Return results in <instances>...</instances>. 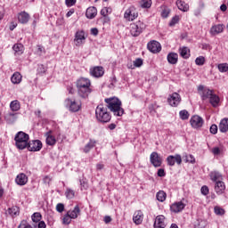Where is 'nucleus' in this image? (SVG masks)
I'll use <instances>...</instances> for the list:
<instances>
[{"label":"nucleus","mask_w":228,"mask_h":228,"mask_svg":"<svg viewBox=\"0 0 228 228\" xmlns=\"http://www.w3.org/2000/svg\"><path fill=\"white\" fill-rule=\"evenodd\" d=\"M45 136L46 137V145H49L50 147H53V145H56V137L53 135V131H48L45 133Z\"/></svg>","instance_id":"18"},{"label":"nucleus","mask_w":228,"mask_h":228,"mask_svg":"<svg viewBox=\"0 0 228 228\" xmlns=\"http://www.w3.org/2000/svg\"><path fill=\"white\" fill-rule=\"evenodd\" d=\"M215 191L217 195H222L225 191V183L224 182H216L215 185Z\"/></svg>","instance_id":"29"},{"label":"nucleus","mask_w":228,"mask_h":228,"mask_svg":"<svg viewBox=\"0 0 228 228\" xmlns=\"http://www.w3.org/2000/svg\"><path fill=\"white\" fill-rule=\"evenodd\" d=\"M65 195L68 199H74V197L76 196V192L71 189H67Z\"/></svg>","instance_id":"48"},{"label":"nucleus","mask_w":228,"mask_h":228,"mask_svg":"<svg viewBox=\"0 0 228 228\" xmlns=\"http://www.w3.org/2000/svg\"><path fill=\"white\" fill-rule=\"evenodd\" d=\"M208 100L213 108H218V104H220V97L218 95H216L215 93H212Z\"/></svg>","instance_id":"27"},{"label":"nucleus","mask_w":228,"mask_h":228,"mask_svg":"<svg viewBox=\"0 0 228 228\" xmlns=\"http://www.w3.org/2000/svg\"><path fill=\"white\" fill-rule=\"evenodd\" d=\"M181 101H182L181 94L178 93H173L169 94L167 98V102L169 106H172V108H177V106L181 104Z\"/></svg>","instance_id":"7"},{"label":"nucleus","mask_w":228,"mask_h":228,"mask_svg":"<svg viewBox=\"0 0 228 228\" xmlns=\"http://www.w3.org/2000/svg\"><path fill=\"white\" fill-rule=\"evenodd\" d=\"M210 179L214 181V183L222 182L223 176L222 174L218 171H212L210 173Z\"/></svg>","instance_id":"32"},{"label":"nucleus","mask_w":228,"mask_h":228,"mask_svg":"<svg viewBox=\"0 0 228 228\" xmlns=\"http://www.w3.org/2000/svg\"><path fill=\"white\" fill-rule=\"evenodd\" d=\"M168 15H170V10L167 7H165L162 10L161 17H163V19H167Z\"/></svg>","instance_id":"52"},{"label":"nucleus","mask_w":228,"mask_h":228,"mask_svg":"<svg viewBox=\"0 0 228 228\" xmlns=\"http://www.w3.org/2000/svg\"><path fill=\"white\" fill-rule=\"evenodd\" d=\"M95 117L97 120L102 124H107V122L111 120V115H110V112H108V108L104 107L102 104L96 107Z\"/></svg>","instance_id":"4"},{"label":"nucleus","mask_w":228,"mask_h":228,"mask_svg":"<svg viewBox=\"0 0 228 228\" xmlns=\"http://www.w3.org/2000/svg\"><path fill=\"white\" fill-rule=\"evenodd\" d=\"M10 108L12 111H19L20 110V102L18 100L11 102Z\"/></svg>","instance_id":"37"},{"label":"nucleus","mask_w":228,"mask_h":228,"mask_svg":"<svg viewBox=\"0 0 228 228\" xmlns=\"http://www.w3.org/2000/svg\"><path fill=\"white\" fill-rule=\"evenodd\" d=\"M37 227H38V228H46L47 225L45 224V222H44V221H39V222H38V224H37Z\"/></svg>","instance_id":"64"},{"label":"nucleus","mask_w":228,"mask_h":228,"mask_svg":"<svg viewBox=\"0 0 228 228\" xmlns=\"http://www.w3.org/2000/svg\"><path fill=\"white\" fill-rule=\"evenodd\" d=\"M8 213L9 215H11V216H19L20 211L19 209V207L14 206L8 209Z\"/></svg>","instance_id":"38"},{"label":"nucleus","mask_w":228,"mask_h":228,"mask_svg":"<svg viewBox=\"0 0 228 228\" xmlns=\"http://www.w3.org/2000/svg\"><path fill=\"white\" fill-rule=\"evenodd\" d=\"M11 81L13 85H20L22 82V75L19 72H14L11 77Z\"/></svg>","instance_id":"31"},{"label":"nucleus","mask_w":228,"mask_h":228,"mask_svg":"<svg viewBox=\"0 0 228 228\" xmlns=\"http://www.w3.org/2000/svg\"><path fill=\"white\" fill-rule=\"evenodd\" d=\"M15 183L19 184V186H24L28 183V176L24 173H20L16 176Z\"/></svg>","instance_id":"20"},{"label":"nucleus","mask_w":228,"mask_h":228,"mask_svg":"<svg viewBox=\"0 0 228 228\" xmlns=\"http://www.w3.org/2000/svg\"><path fill=\"white\" fill-rule=\"evenodd\" d=\"M214 211L216 213V215H225V210L220 207H215Z\"/></svg>","instance_id":"51"},{"label":"nucleus","mask_w":228,"mask_h":228,"mask_svg":"<svg viewBox=\"0 0 228 228\" xmlns=\"http://www.w3.org/2000/svg\"><path fill=\"white\" fill-rule=\"evenodd\" d=\"M90 74L94 77H102V76H104V69L102 67L96 66L90 69Z\"/></svg>","instance_id":"16"},{"label":"nucleus","mask_w":228,"mask_h":228,"mask_svg":"<svg viewBox=\"0 0 228 228\" xmlns=\"http://www.w3.org/2000/svg\"><path fill=\"white\" fill-rule=\"evenodd\" d=\"M185 161L186 163H195V157L193 155H186L185 156Z\"/></svg>","instance_id":"54"},{"label":"nucleus","mask_w":228,"mask_h":228,"mask_svg":"<svg viewBox=\"0 0 228 228\" xmlns=\"http://www.w3.org/2000/svg\"><path fill=\"white\" fill-rule=\"evenodd\" d=\"M204 3H200V6L193 11L195 17H200L202 10H204Z\"/></svg>","instance_id":"40"},{"label":"nucleus","mask_w":228,"mask_h":228,"mask_svg":"<svg viewBox=\"0 0 228 228\" xmlns=\"http://www.w3.org/2000/svg\"><path fill=\"white\" fill-rule=\"evenodd\" d=\"M180 55L182 58H184L185 60H188L190 58V49L186 46H183L179 49Z\"/></svg>","instance_id":"35"},{"label":"nucleus","mask_w":228,"mask_h":228,"mask_svg":"<svg viewBox=\"0 0 228 228\" xmlns=\"http://www.w3.org/2000/svg\"><path fill=\"white\" fill-rule=\"evenodd\" d=\"M185 208L186 204L183 203V201L175 202L170 206L172 213H181Z\"/></svg>","instance_id":"13"},{"label":"nucleus","mask_w":228,"mask_h":228,"mask_svg":"<svg viewBox=\"0 0 228 228\" xmlns=\"http://www.w3.org/2000/svg\"><path fill=\"white\" fill-rule=\"evenodd\" d=\"M179 116L182 120H188L190 118V113L186 110H181Z\"/></svg>","instance_id":"43"},{"label":"nucleus","mask_w":228,"mask_h":228,"mask_svg":"<svg viewBox=\"0 0 228 228\" xmlns=\"http://www.w3.org/2000/svg\"><path fill=\"white\" fill-rule=\"evenodd\" d=\"M85 40H86L85 31H77L75 34V42H77L76 45H83V44H85Z\"/></svg>","instance_id":"15"},{"label":"nucleus","mask_w":228,"mask_h":228,"mask_svg":"<svg viewBox=\"0 0 228 228\" xmlns=\"http://www.w3.org/2000/svg\"><path fill=\"white\" fill-rule=\"evenodd\" d=\"M195 63H196V65L202 67V65H204V63H206V58H204V56H200V57L196 58Z\"/></svg>","instance_id":"46"},{"label":"nucleus","mask_w":228,"mask_h":228,"mask_svg":"<svg viewBox=\"0 0 228 228\" xmlns=\"http://www.w3.org/2000/svg\"><path fill=\"white\" fill-rule=\"evenodd\" d=\"M138 17V12L134 11V8H128L124 14V18L126 20H134Z\"/></svg>","instance_id":"14"},{"label":"nucleus","mask_w":228,"mask_h":228,"mask_svg":"<svg viewBox=\"0 0 228 228\" xmlns=\"http://www.w3.org/2000/svg\"><path fill=\"white\" fill-rule=\"evenodd\" d=\"M45 184H51V181H53V177L46 175L43 179Z\"/></svg>","instance_id":"61"},{"label":"nucleus","mask_w":228,"mask_h":228,"mask_svg":"<svg viewBox=\"0 0 228 228\" xmlns=\"http://www.w3.org/2000/svg\"><path fill=\"white\" fill-rule=\"evenodd\" d=\"M43 53L45 54V48H44V46L38 45H37V54L39 56H42Z\"/></svg>","instance_id":"57"},{"label":"nucleus","mask_w":228,"mask_h":228,"mask_svg":"<svg viewBox=\"0 0 228 228\" xmlns=\"http://www.w3.org/2000/svg\"><path fill=\"white\" fill-rule=\"evenodd\" d=\"M68 102H69V111H72L73 113H76L79 110H81V104L76 102V101H72L70 99H68Z\"/></svg>","instance_id":"26"},{"label":"nucleus","mask_w":228,"mask_h":228,"mask_svg":"<svg viewBox=\"0 0 228 228\" xmlns=\"http://www.w3.org/2000/svg\"><path fill=\"white\" fill-rule=\"evenodd\" d=\"M201 193L202 195H208L209 193V188L206 185L201 187Z\"/></svg>","instance_id":"60"},{"label":"nucleus","mask_w":228,"mask_h":228,"mask_svg":"<svg viewBox=\"0 0 228 228\" xmlns=\"http://www.w3.org/2000/svg\"><path fill=\"white\" fill-rule=\"evenodd\" d=\"M67 213L73 220H76L81 215V208H79V205H76L73 210H69Z\"/></svg>","instance_id":"24"},{"label":"nucleus","mask_w":228,"mask_h":228,"mask_svg":"<svg viewBox=\"0 0 228 228\" xmlns=\"http://www.w3.org/2000/svg\"><path fill=\"white\" fill-rule=\"evenodd\" d=\"M17 115H18L17 113L9 112L5 114L4 120L6 121L7 124H15L18 118Z\"/></svg>","instance_id":"23"},{"label":"nucleus","mask_w":228,"mask_h":228,"mask_svg":"<svg viewBox=\"0 0 228 228\" xmlns=\"http://www.w3.org/2000/svg\"><path fill=\"white\" fill-rule=\"evenodd\" d=\"M148 50L153 54H156L161 51V44L158 41H151L147 45Z\"/></svg>","instance_id":"12"},{"label":"nucleus","mask_w":228,"mask_h":228,"mask_svg":"<svg viewBox=\"0 0 228 228\" xmlns=\"http://www.w3.org/2000/svg\"><path fill=\"white\" fill-rule=\"evenodd\" d=\"M157 175L159 177H165V175H167V173H165V169L160 168L158 170Z\"/></svg>","instance_id":"62"},{"label":"nucleus","mask_w":228,"mask_h":228,"mask_svg":"<svg viewBox=\"0 0 228 228\" xmlns=\"http://www.w3.org/2000/svg\"><path fill=\"white\" fill-rule=\"evenodd\" d=\"M176 6H177L178 10H180L181 12H189V10H190V5L188 4H186V2L182 1V0L176 1Z\"/></svg>","instance_id":"30"},{"label":"nucleus","mask_w":228,"mask_h":228,"mask_svg":"<svg viewBox=\"0 0 228 228\" xmlns=\"http://www.w3.org/2000/svg\"><path fill=\"white\" fill-rule=\"evenodd\" d=\"M217 69L219 72H222V73L228 72V63L227 62L220 63L217 65Z\"/></svg>","instance_id":"42"},{"label":"nucleus","mask_w":228,"mask_h":228,"mask_svg":"<svg viewBox=\"0 0 228 228\" xmlns=\"http://www.w3.org/2000/svg\"><path fill=\"white\" fill-rule=\"evenodd\" d=\"M111 8L110 7H103L102 10H101V15L102 17H108L110 15V13H111Z\"/></svg>","instance_id":"45"},{"label":"nucleus","mask_w":228,"mask_h":228,"mask_svg":"<svg viewBox=\"0 0 228 228\" xmlns=\"http://www.w3.org/2000/svg\"><path fill=\"white\" fill-rule=\"evenodd\" d=\"M92 82L88 78L80 77L77 80V88L79 97L86 99L92 94Z\"/></svg>","instance_id":"1"},{"label":"nucleus","mask_w":228,"mask_h":228,"mask_svg":"<svg viewBox=\"0 0 228 228\" xmlns=\"http://www.w3.org/2000/svg\"><path fill=\"white\" fill-rule=\"evenodd\" d=\"M97 143V142L95 140H89V142L84 147L83 151L86 154H88V152H90V151H92V149H94V147H95V144Z\"/></svg>","instance_id":"34"},{"label":"nucleus","mask_w":228,"mask_h":228,"mask_svg":"<svg viewBox=\"0 0 228 228\" xmlns=\"http://www.w3.org/2000/svg\"><path fill=\"white\" fill-rule=\"evenodd\" d=\"M166 161H167L168 167H174V165H175V163H177V165H181L183 163V158L179 154H176L175 156L169 155L167 158Z\"/></svg>","instance_id":"11"},{"label":"nucleus","mask_w":228,"mask_h":228,"mask_svg":"<svg viewBox=\"0 0 228 228\" xmlns=\"http://www.w3.org/2000/svg\"><path fill=\"white\" fill-rule=\"evenodd\" d=\"M219 131L221 133H227L228 131V118H223L219 123Z\"/></svg>","instance_id":"33"},{"label":"nucleus","mask_w":228,"mask_h":228,"mask_svg":"<svg viewBox=\"0 0 228 228\" xmlns=\"http://www.w3.org/2000/svg\"><path fill=\"white\" fill-rule=\"evenodd\" d=\"M105 102L107 108L115 115V117H122L124 115V109L122 108V102L117 97L106 98Z\"/></svg>","instance_id":"2"},{"label":"nucleus","mask_w":228,"mask_h":228,"mask_svg":"<svg viewBox=\"0 0 228 228\" xmlns=\"http://www.w3.org/2000/svg\"><path fill=\"white\" fill-rule=\"evenodd\" d=\"M156 199L159 202H165L167 200V192L164 191H159L156 194Z\"/></svg>","instance_id":"36"},{"label":"nucleus","mask_w":228,"mask_h":228,"mask_svg":"<svg viewBox=\"0 0 228 228\" xmlns=\"http://www.w3.org/2000/svg\"><path fill=\"white\" fill-rule=\"evenodd\" d=\"M167 61L170 65H175L179 61V55L175 53H169L167 54Z\"/></svg>","instance_id":"28"},{"label":"nucleus","mask_w":228,"mask_h":228,"mask_svg":"<svg viewBox=\"0 0 228 228\" xmlns=\"http://www.w3.org/2000/svg\"><path fill=\"white\" fill-rule=\"evenodd\" d=\"M29 13H28L26 11L20 12L18 14V20L20 24H28L29 22Z\"/></svg>","instance_id":"19"},{"label":"nucleus","mask_w":228,"mask_h":228,"mask_svg":"<svg viewBox=\"0 0 228 228\" xmlns=\"http://www.w3.org/2000/svg\"><path fill=\"white\" fill-rule=\"evenodd\" d=\"M56 211H58V213H63V211H65V205H63V203H58L56 205Z\"/></svg>","instance_id":"53"},{"label":"nucleus","mask_w":228,"mask_h":228,"mask_svg":"<svg viewBox=\"0 0 228 228\" xmlns=\"http://www.w3.org/2000/svg\"><path fill=\"white\" fill-rule=\"evenodd\" d=\"M91 35H94V37H97V35H99V29H97V28H91Z\"/></svg>","instance_id":"63"},{"label":"nucleus","mask_w":228,"mask_h":228,"mask_svg":"<svg viewBox=\"0 0 228 228\" xmlns=\"http://www.w3.org/2000/svg\"><path fill=\"white\" fill-rule=\"evenodd\" d=\"M198 92L202 101H208V99H210L211 95L215 93L209 88H205L204 86H199Z\"/></svg>","instance_id":"9"},{"label":"nucleus","mask_w":228,"mask_h":228,"mask_svg":"<svg viewBox=\"0 0 228 228\" xmlns=\"http://www.w3.org/2000/svg\"><path fill=\"white\" fill-rule=\"evenodd\" d=\"M211 134H216L218 133V126L216 125H212L210 126Z\"/></svg>","instance_id":"58"},{"label":"nucleus","mask_w":228,"mask_h":228,"mask_svg":"<svg viewBox=\"0 0 228 228\" xmlns=\"http://www.w3.org/2000/svg\"><path fill=\"white\" fill-rule=\"evenodd\" d=\"M72 220L74 219L67 212L62 218V224L63 225H69Z\"/></svg>","instance_id":"39"},{"label":"nucleus","mask_w":228,"mask_h":228,"mask_svg":"<svg viewBox=\"0 0 228 228\" xmlns=\"http://www.w3.org/2000/svg\"><path fill=\"white\" fill-rule=\"evenodd\" d=\"M13 51H15L16 53H22V49H24V45H22V44H15L12 46Z\"/></svg>","instance_id":"47"},{"label":"nucleus","mask_w":228,"mask_h":228,"mask_svg":"<svg viewBox=\"0 0 228 228\" xmlns=\"http://www.w3.org/2000/svg\"><path fill=\"white\" fill-rule=\"evenodd\" d=\"M133 222L135 225H141L143 222V212L142 210H137L134 213Z\"/></svg>","instance_id":"17"},{"label":"nucleus","mask_w":228,"mask_h":228,"mask_svg":"<svg viewBox=\"0 0 228 228\" xmlns=\"http://www.w3.org/2000/svg\"><path fill=\"white\" fill-rule=\"evenodd\" d=\"M80 190H88V182L86 180H80Z\"/></svg>","instance_id":"50"},{"label":"nucleus","mask_w":228,"mask_h":228,"mask_svg":"<svg viewBox=\"0 0 228 228\" xmlns=\"http://www.w3.org/2000/svg\"><path fill=\"white\" fill-rule=\"evenodd\" d=\"M76 3H77V0H65V4L69 8H70V6H74V4H76Z\"/></svg>","instance_id":"59"},{"label":"nucleus","mask_w":228,"mask_h":228,"mask_svg":"<svg viewBox=\"0 0 228 228\" xmlns=\"http://www.w3.org/2000/svg\"><path fill=\"white\" fill-rule=\"evenodd\" d=\"M141 8H151L152 6V0H141Z\"/></svg>","instance_id":"41"},{"label":"nucleus","mask_w":228,"mask_h":228,"mask_svg":"<svg viewBox=\"0 0 228 228\" xmlns=\"http://www.w3.org/2000/svg\"><path fill=\"white\" fill-rule=\"evenodd\" d=\"M142 65H143V60L138 58L134 61V67H142Z\"/></svg>","instance_id":"56"},{"label":"nucleus","mask_w":228,"mask_h":228,"mask_svg":"<svg viewBox=\"0 0 228 228\" xmlns=\"http://www.w3.org/2000/svg\"><path fill=\"white\" fill-rule=\"evenodd\" d=\"M15 146L20 151H24L27 149L28 143L29 142V134L20 131L14 136Z\"/></svg>","instance_id":"3"},{"label":"nucleus","mask_w":228,"mask_h":228,"mask_svg":"<svg viewBox=\"0 0 228 228\" xmlns=\"http://www.w3.org/2000/svg\"><path fill=\"white\" fill-rule=\"evenodd\" d=\"M150 162L155 168H159L163 165V157L157 151H153L150 155Z\"/></svg>","instance_id":"6"},{"label":"nucleus","mask_w":228,"mask_h":228,"mask_svg":"<svg viewBox=\"0 0 228 228\" xmlns=\"http://www.w3.org/2000/svg\"><path fill=\"white\" fill-rule=\"evenodd\" d=\"M220 33H224V25L217 24L211 27L210 35L215 37L216 35H220Z\"/></svg>","instance_id":"22"},{"label":"nucleus","mask_w":228,"mask_h":228,"mask_svg":"<svg viewBox=\"0 0 228 228\" xmlns=\"http://www.w3.org/2000/svg\"><path fill=\"white\" fill-rule=\"evenodd\" d=\"M86 17L87 19H95L97 17V8L94 6L88 7L86 12Z\"/></svg>","instance_id":"25"},{"label":"nucleus","mask_w":228,"mask_h":228,"mask_svg":"<svg viewBox=\"0 0 228 228\" xmlns=\"http://www.w3.org/2000/svg\"><path fill=\"white\" fill-rule=\"evenodd\" d=\"M167 224H165V216H158L154 222V228H165Z\"/></svg>","instance_id":"21"},{"label":"nucleus","mask_w":228,"mask_h":228,"mask_svg":"<svg viewBox=\"0 0 228 228\" xmlns=\"http://www.w3.org/2000/svg\"><path fill=\"white\" fill-rule=\"evenodd\" d=\"M177 22H179V16H175L172 18L171 21L169 22V26H175V24H177Z\"/></svg>","instance_id":"55"},{"label":"nucleus","mask_w":228,"mask_h":228,"mask_svg":"<svg viewBox=\"0 0 228 228\" xmlns=\"http://www.w3.org/2000/svg\"><path fill=\"white\" fill-rule=\"evenodd\" d=\"M190 123L193 129H200L204 126V119L200 116L194 115L191 118Z\"/></svg>","instance_id":"10"},{"label":"nucleus","mask_w":228,"mask_h":228,"mask_svg":"<svg viewBox=\"0 0 228 228\" xmlns=\"http://www.w3.org/2000/svg\"><path fill=\"white\" fill-rule=\"evenodd\" d=\"M32 222H35L36 224H38L42 220V214L36 212L32 215Z\"/></svg>","instance_id":"44"},{"label":"nucleus","mask_w":228,"mask_h":228,"mask_svg":"<svg viewBox=\"0 0 228 228\" xmlns=\"http://www.w3.org/2000/svg\"><path fill=\"white\" fill-rule=\"evenodd\" d=\"M27 149L30 152H38L39 151H42V141L40 140L29 141L27 145Z\"/></svg>","instance_id":"8"},{"label":"nucleus","mask_w":228,"mask_h":228,"mask_svg":"<svg viewBox=\"0 0 228 228\" xmlns=\"http://www.w3.org/2000/svg\"><path fill=\"white\" fill-rule=\"evenodd\" d=\"M145 29V25L142 21H137L130 25V33L132 37H140V34Z\"/></svg>","instance_id":"5"},{"label":"nucleus","mask_w":228,"mask_h":228,"mask_svg":"<svg viewBox=\"0 0 228 228\" xmlns=\"http://www.w3.org/2000/svg\"><path fill=\"white\" fill-rule=\"evenodd\" d=\"M223 151L224 150L220 147H214L212 148L211 152L214 154V156H219V154H222Z\"/></svg>","instance_id":"49"}]
</instances>
